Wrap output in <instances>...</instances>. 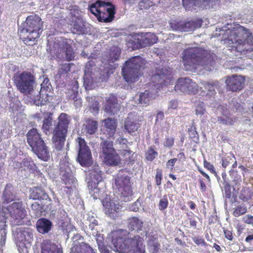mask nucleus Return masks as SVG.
<instances>
[{"instance_id": "obj_1", "label": "nucleus", "mask_w": 253, "mask_h": 253, "mask_svg": "<svg viewBox=\"0 0 253 253\" xmlns=\"http://www.w3.org/2000/svg\"><path fill=\"white\" fill-rule=\"evenodd\" d=\"M224 35L227 36L224 39L225 43L229 45L231 51L246 54L253 50V36L249 30L239 24L226 30Z\"/></svg>"}, {"instance_id": "obj_2", "label": "nucleus", "mask_w": 253, "mask_h": 253, "mask_svg": "<svg viewBox=\"0 0 253 253\" xmlns=\"http://www.w3.org/2000/svg\"><path fill=\"white\" fill-rule=\"evenodd\" d=\"M43 22L37 14L28 16L19 30L20 39L28 45H33L43 30Z\"/></svg>"}, {"instance_id": "obj_3", "label": "nucleus", "mask_w": 253, "mask_h": 253, "mask_svg": "<svg viewBox=\"0 0 253 253\" xmlns=\"http://www.w3.org/2000/svg\"><path fill=\"white\" fill-rule=\"evenodd\" d=\"M26 213L21 201L14 202L6 207H4L0 204V234L2 238H5L6 234V213L9 214L11 222L16 225H19L21 224L22 220L26 216Z\"/></svg>"}, {"instance_id": "obj_4", "label": "nucleus", "mask_w": 253, "mask_h": 253, "mask_svg": "<svg viewBox=\"0 0 253 253\" xmlns=\"http://www.w3.org/2000/svg\"><path fill=\"white\" fill-rule=\"evenodd\" d=\"M128 233L120 230L117 231L112 237V243L116 251L121 253H127L133 249L144 245L143 238L139 235L127 238Z\"/></svg>"}, {"instance_id": "obj_5", "label": "nucleus", "mask_w": 253, "mask_h": 253, "mask_svg": "<svg viewBox=\"0 0 253 253\" xmlns=\"http://www.w3.org/2000/svg\"><path fill=\"white\" fill-rule=\"evenodd\" d=\"M146 60L140 56L131 57L125 62L122 69V76L128 83H133L138 81L143 75V70L145 67Z\"/></svg>"}, {"instance_id": "obj_6", "label": "nucleus", "mask_w": 253, "mask_h": 253, "mask_svg": "<svg viewBox=\"0 0 253 253\" xmlns=\"http://www.w3.org/2000/svg\"><path fill=\"white\" fill-rule=\"evenodd\" d=\"M69 123L68 115L61 113L52 132V141L56 151H60L64 147Z\"/></svg>"}, {"instance_id": "obj_7", "label": "nucleus", "mask_w": 253, "mask_h": 253, "mask_svg": "<svg viewBox=\"0 0 253 253\" xmlns=\"http://www.w3.org/2000/svg\"><path fill=\"white\" fill-rule=\"evenodd\" d=\"M26 136L28 143L38 158L44 161H47L50 157L49 152L38 130L34 128L29 130Z\"/></svg>"}, {"instance_id": "obj_8", "label": "nucleus", "mask_w": 253, "mask_h": 253, "mask_svg": "<svg viewBox=\"0 0 253 253\" xmlns=\"http://www.w3.org/2000/svg\"><path fill=\"white\" fill-rule=\"evenodd\" d=\"M13 82L20 92L29 94L34 90L36 84V77L30 71L18 72L13 76Z\"/></svg>"}, {"instance_id": "obj_9", "label": "nucleus", "mask_w": 253, "mask_h": 253, "mask_svg": "<svg viewBox=\"0 0 253 253\" xmlns=\"http://www.w3.org/2000/svg\"><path fill=\"white\" fill-rule=\"evenodd\" d=\"M114 184L121 198L124 201H130L133 194L130 178L122 169L114 178Z\"/></svg>"}, {"instance_id": "obj_10", "label": "nucleus", "mask_w": 253, "mask_h": 253, "mask_svg": "<svg viewBox=\"0 0 253 253\" xmlns=\"http://www.w3.org/2000/svg\"><path fill=\"white\" fill-rule=\"evenodd\" d=\"M53 48L49 46V52L55 55L56 58L70 61L74 59L75 53L71 44L68 43L67 39L57 43H54Z\"/></svg>"}, {"instance_id": "obj_11", "label": "nucleus", "mask_w": 253, "mask_h": 253, "mask_svg": "<svg viewBox=\"0 0 253 253\" xmlns=\"http://www.w3.org/2000/svg\"><path fill=\"white\" fill-rule=\"evenodd\" d=\"M103 163L109 166H116L121 163V158L113 147L112 141L104 140L100 144Z\"/></svg>"}, {"instance_id": "obj_12", "label": "nucleus", "mask_w": 253, "mask_h": 253, "mask_svg": "<svg viewBox=\"0 0 253 253\" xmlns=\"http://www.w3.org/2000/svg\"><path fill=\"white\" fill-rule=\"evenodd\" d=\"M174 89L183 93L191 95L197 94L199 92V85L188 78H181L177 80Z\"/></svg>"}, {"instance_id": "obj_13", "label": "nucleus", "mask_w": 253, "mask_h": 253, "mask_svg": "<svg viewBox=\"0 0 253 253\" xmlns=\"http://www.w3.org/2000/svg\"><path fill=\"white\" fill-rule=\"evenodd\" d=\"M76 141L79 144L77 160L82 166H88L90 164L92 158L91 151L84 138L78 137Z\"/></svg>"}, {"instance_id": "obj_14", "label": "nucleus", "mask_w": 253, "mask_h": 253, "mask_svg": "<svg viewBox=\"0 0 253 253\" xmlns=\"http://www.w3.org/2000/svg\"><path fill=\"white\" fill-rule=\"evenodd\" d=\"M201 50L198 47H190L184 49L182 53V60L187 70L200 60Z\"/></svg>"}, {"instance_id": "obj_15", "label": "nucleus", "mask_w": 253, "mask_h": 253, "mask_svg": "<svg viewBox=\"0 0 253 253\" xmlns=\"http://www.w3.org/2000/svg\"><path fill=\"white\" fill-rule=\"evenodd\" d=\"M201 86H199V92L197 94L204 100H209L214 97L216 94L215 89L219 86L217 81L201 82Z\"/></svg>"}, {"instance_id": "obj_16", "label": "nucleus", "mask_w": 253, "mask_h": 253, "mask_svg": "<svg viewBox=\"0 0 253 253\" xmlns=\"http://www.w3.org/2000/svg\"><path fill=\"white\" fill-rule=\"evenodd\" d=\"M103 108L104 111L110 115L117 114L120 110L121 106L117 95L110 93L106 96L103 103Z\"/></svg>"}, {"instance_id": "obj_17", "label": "nucleus", "mask_w": 253, "mask_h": 253, "mask_svg": "<svg viewBox=\"0 0 253 253\" xmlns=\"http://www.w3.org/2000/svg\"><path fill=\"white\" fill-rule=\"evenodd\" d=\"M227 89L233 92H238L244 87L245 78L242 76L233 75L226 77L225 80Z\"/></svg>"}, {"instance_id": "obj_18", "label": "nucleus", "mask_w": 253, "mask_h": 253, "mask_svg": "<svg viewBox=\"0 0 253 253\" xmlns=\"http://www.w3.org/2000/svg\"><path fill=\"white\" fill-rule=\"evenodd\" d=\"M96 69L99 71V69L96 67L95 62L93 60H89L86 63L84 80V84L86 87H91L94 82H99V80L97 81V79L93 77L94 71H96Z\"/></svg>"}, {"instance_id": "obj_19", "label": "nucleus", "mask_w": 253, "mask_h": 253, "mask_svg": "<svg viewBox=\"0 0 253 253\" xmlns=\"http://www.w3.org/2000/svg\"><path fill=\"white\" fill-rule=\"evenodd\" d=\"M102 8L103 10H101L98 17L99 21L106 23L111 22L114 19L116 13L115 6L109 2L104 1Z\"/></svg>"}, {"instance_id": "obj_20", "label": "nucleus", "mask_w": 253, "mask_h": 253, "mask_svg": "<svg viewBox=\"0 0 253 253\" xmlns=\"http://www.w3.org/2000/svg\"><path fill=\"white\" fill-rule=\"evenodd\" d=\"M172 78L171 72L167 69H162L160 73L153 75L151 78V81L154 83L153 86L156 89H159L160 86L168 83L167 80L170 81Z\"/></svg>"}, {"instance_id": "obj_21", "label": "nucleus", "mask_w": 253, "mask_h": 253, "mask_svg": "<svg viewBox=\"0 0 253 253\" xmlns=\"http://www.w3.org/2000/svg\"><path fill=\"white\" fill-rule=\"evenodd\" d=\"M102 204L106 214L110 217H114V214L120 211L122 206L118 201H114L110 198L106 197L102 201Z\"/></svg>"}, {"instance_id": "obj_22", "label": "nucleus", "mask_w": 253, "mask_h": 253, "mask_svg": "<svg viewBox=\"0 0 253 253\" xmlns=\"http://www.w3.org/2000/svg\"><path fill=\"white\" fill-rule=\"evenodd\" d=\"M213 0H182V5L186 10H196L212 5Z\"/></svg>"}, {"instance_id": "obj_23", "label": "nucleus", "mask_w": 253, "mask_h": 253, "mask_svg": "<svg viewBox=\"0 0 253 253\" xmlns=\"http://www.w3.org/2000/svg\"><path fill=\"white\" fill-rule=\"evenodd\" d=\"M104 123V127L102 129L103 133L106 135L108 138H111L114 136L117 127V120L108 118L103 121Z\"/></svg>"}, {"instance_id": "obj_24", "label": "nucleus", "mask_w": 253, "mask_h": 253, "mask_svg": "<svg viewBox=\"0 0 253 253\" xmlns=\"http://www.w3.org/2000/svg\"><path fill=\"white\" fill-rule=\"evenodd\" d=\"M2 199L3 203L6 204L19 200L13 186L11 184H7L5 186L2 195Z\"/></svg>"}, {"instance_id": "obj_25", "label": "nucleus", "mask_w": 253, "mask_h": 253, "mask_svg": "<svg viewBox=\"0 0 253 253\" xmlns=\"http://www.w3.org/2000/svg\"><path fill=\"white\" fill-rule=\"evenodd\" d=\"M144 223L142 220L136 216L129 217L127 220V226L130 231L139 232L142 230Z\"/></svg>"}, {"instance_id": "obj_26", "label": "nucleus", "mask_w": 253, "mask_h": 253, "mask_svg": "<svg viewBox=\"0 0 253 253\" xmlns=\"http://www.w3.org/2000/svg\"><path fill=\"white\" fill-rule=\"evenodd\" d=\"M52 226V222L44 218L39 219L36 223L37 230L43 234L48 233L51 230Z\"/></svg>"}, {"instance_id": "obj_27", "label": "nucleus", "mask_w": 253, "mask_h": 253, "mask_svg": "<svg viewBox=\"0 0 253 253\" xmlns=\"http://www.w3.org/2000/svg\"><path fill=\"white\" fill-rule=\"evenodd\" d=\"M158 91L155 89L152 90L146 89L144 92H142L139 95L138 101L140 103L149 104L150 101L155 97L156 93Z\"/></svg>"}, {"instance_id": "obj_28", "label": "nucleus", "mask_w": 253, "mask_h": 253, "mask_svg": "<svg viewBox=\"0 0 253 253\" xmlns=\"http://www.w3.org/2000/svg\"><path fill=\"white\" fill-rule=\"evenodd\" d=\"M71 253H96L93 249L88 244L82 243L76 245L71 248Z\"/></svg>"}, {"instance_id": "obj_29", "label": "nucleus", "mask_w": 253, "mask_h": 253, "mask_svg": "<svg viewBox=\"0 0 253 253\" xmlns=\"http://www.w3.org/2000/svg\"><path fill=\"white\" fill-rule=\"evenodd\" d=\"M125 129L129 133H132L137 131L140 127V125L136 120L127 118L125 121Z\"/></svg>"}, {"instance_id": "obj_30", "label": "nucleus", "mask_w": 253, "mask_h": 253, "mask_svg": "<svg viewBox=\"0 0 253 253\" xmlns=\"http://www.w3.org/2000/svg\"><path fill=\"white\" fill-rule=\"evenodd\" d=\"M143 47L151 46L157 43L158 38L152 33H147L140 38Z\"/></svg>"}, {"instance_id": "obj_31", "label": "nucleus", "mask_w": 253, "mask_h": 253, "mask_svg": "<svg viewBox=\"0 0 253 253\" xmlns=\"http://www.w3.org/2000/svg\"><path fill=\"white\" fill-rule=\"evenodd\" d=\"M48 195L41 188L38 187H33L30 192V199L34 200H41L46 199Z\"/></svg>"}, {"instance_id": "obj_32", "label": "nucleus", "mask_w": 253, "mask_h": 253, "mask_svg": "<svg viewBox=\"0 0 253 253\" xmlns=\"http://www.w3.org/2000/svg\"><path fill=\"white\" fill-rule=\"evenodd\" d=\"M201 20H191L189 21H183V29L182 32H190L194 30L195 29L200 27L201 26Z\"/></svg>"}, {"instance_id": "obj_33", "label": "nucleus", "mask_w": 253, "mask_h": 253, "mask_svg": "<svg viewBox=\"0 0 253 253\" xmlns=\"http://www.w3.org/2000/svg\"><path fill=\"white\" fill-rule=\"evenodd\" d=\"M42 253H63L62 250L55 244H44L42 247Z\"/></svg>"}, {"instance_id": "obj_34", "label": "nucleus", "mask_w": 253, "mask_h": 253, "mask_svg": "<svg viewBox=\"0 0 253 253\" xmlns=\"http://www.w3.org/2000/svg\"><path fill=\"white\" fill-rule=\"evenodd\" d=\"M71 31L74 34H83L85 31V26L83 21L80 19L74 21L73 26L71 28Z\"/></svg>"}, {"instance_id": "obj_35", "label": "nucleus", "mask_w": 253, "mask_h": 253, "mask_svg": "<svg viewBox=\"0 0 253 253\" xmlns=\"http://www.w3.org/2000/svg\"><path fill=\"white\" fill-rule=\"evenodd\" d=\"M98 128V123L96 121L88 119L86 121L85 128L86 132L89 134H94Z\"/></svg>"}, {"instance_id": "obj_36", "label": "nucleus", "mask_w": 253, "mask_h": 253, "mask_svg": "<svg viewBox=\"0 0 253 253\" xmlns=\"http://www.w3.org/2000/svg\"><path fill=\"white\" fill-rule=\"evenodd\" d=\"M159 2L160 0H140L138 7L139 10H146Z\"/></svg>"}, {"instance_id": "obj_37", "label": "nucleus", "mask_w": 253, "mask_h": 253, "mask_svg": "<svg viewBox=\"0 0 253 253\" xmlns=\"http://www.w3.org/2000/svg\"><path fill=\"white\" fill-rule=\"evenodd\" d=\"M98 184V183H92V182H88V188L90 190V193L92 195L94 199H100L101 193L102 192L101 189L96 186Z\"/></svg>"}, {"instance_id": "obj_38", "label": "nucleus", "mask_w": 253, "mask_h": 253, "mask_svg": "<svg viewBox=\"0 0 253 253\" xmlns=\"http://www.w3.org/2000/svg\"><path fill=\"white\" fill-rule=\"evenodd\" d=\"M74 65L73 63H64L60 65L58 70L57 75L60 78L66 76L71 71V68Z\"/></svg>"}, {"instance_id": "obj_39", "label": "nucleus", "mask_w": 253, "mask_h": 253, "mask_svg": "<svg viewBox=\"0 0 253 253\" xmlns=\"http://www.w3.org/2000/svg\"><path fill=\"white\" fill-rule=\"evenodd\" d=\"M104 1L98 0L96 2L92 3L89 7V10L90 12L96 16L97 18L101 12L102 9V6Z\"/></svg>"}, {"instance_id": "obj_40", "label": "nucleus", "mask_w": 253, "mask_h": 253, "mask_svg": "<svg viewBox=\"0 0 253 253\" xmlns=\"http://www.w3.org/2000/svg\"><path fill=\"white\" fill-rule=\"evenodd\" d=\"M141 42V39H134L128 40L126 44L127 47L131 50H136L143 48Z\"/></svg>"}, {"instance_id": "obj_41", "label": "nucleus", "mask_w": 253, "mask_h": 253, "mask_svg": "<svg viewBox=\"0 0 253 253\" xmlns=\"http://www.w3.org/2000/svg\"><path fill=\"white\" fill-rule=\"evenodd\" d=\"M31 210L34 215L37 217L42 216V213L44 211L43 206L37 202L32 204Z\"/></svg>"}, {"instance_id": "obj_42", "label": "nucleus", "mask_w": 253, "mask_h": 253, "mask_svg": "<svg viewBox=\"0 0 253 253\" xmlns=\"http://www.w3.org/2000/svg\"><path fill=\"white\" fill-rule=\"evenodd\" d=\"M158 155V152L154 150L153 147H149L145 153V159L148 161H153Z\"/></svg>"}, {"instance_id": "obj_43", "label": "nucleus", "mask_w": 253, "mask_h": 253, "mask_svg": "<svg viewBox=\"0 0 253 253\" xmlns=\"http://www.w3.org/2000/svg\"><path fill=\"white\" fill-rule=\"evenodd\" d=\"M52 124V118L51 116L44 118L43 121L42 129L46 134L50 130Z\"/></svg>"}, {"instance_id": "obj_44", "label": "nucleus", "mask_w": 253, "mask_h": 253, "mask_svg": "<svg viewBox=\"0 0 253 253\" xmlns=\"http://www.w3.org/2000/svg\"><path fill=\"white\" fill-rule=\"evenodd\" d=\"M252 197V193L248 188L243 189L239 195V198L243 201H248Z\"/></svg>"}, {"instance_id": "obj_45", "label": "nucleus", "mask_w": 253, "mask_h": 253, "mask_svg": "<svg viewBox=\"0 0 253 253\" xmlns=\"http://www.w3.org/2000/svg\"><path fill=\"white\" fill-rule=\"evenodd\" d=\"M121 49L120 48L114 46L112 47L110 51V58L111 60L114 62L118 59L120 56Z\"/></svg>"}, {"instance_id": "obj_46", "label": "nucleus", "mask_w": 253, "mask_h": 253, "mask_svg": "<svg viewBox=\"0 0 253 253\" xmlns=\"http://www.w3.org/2000/svg\"><path fill=\"white\" fill-rule=\"evenodd\" d=\"M247 211V207L245 205H238L233 212L235 217H239L246 213Z\"/></svg>"}, {"instance_id": "obj_47", "label": "nucleus", "mask_w": 253, "mask_h": 253, "mask_svg": "<svg viewBox=\"0 0 253 253\" xmlns=\"http://www.w3.org/2000/svg\"><path fill=\"white\" fill-rule=\"evenodd\" d=\"M24 167H26L29 170H35L37 168L36 164L34 163L31 158H26L22 161Z\"/></svg>"}, {"instance_id": "obj_48", "label": "nucleus", "mask_w": 253, "mask_h": 253, "mask_svg": "<svg viewBox=\"0 0 253 253\" xmlns=\"http://www.w3.org/2000/svg\"><path fill=\"white\" fill-rule=\"evenodd\" d=\"M51 88V85L50 83L49 80L47 78H44L42 83L41 84V88L40 92V94L42 92L46 93L49 91Z\"/></svg>"}, {"instance_id": "obj_49", "label": "nucleus", "mask_w": 253, "mask_h": 253, "mask_svg": "<svg viewBox=\"0 0 253 253\" xmlns=\"http://www.w3.org/2000/svg\"><path fill=\"white\" fill-rule=\"evenodd\" d=\"M183 21L173 20L169 23L170 28L174 31H182Z\"/></svg>"}, {"instance_id": "obj_50", "label": "nucleus", "mask_w": 253, "mask_h": 253, "mask_svg": "<svg viewBox=\"0 0 253 253\" xmlns=\"http://www.w3.org/2000/svg\"><path fill=\"white\" fill-rule=\"evenodd\" d=\"M188 133L190 137L192 139V140L194 142L197 143L199 140V135L196 130L195 126H192L188 129Z\"/></svg>"}, {"instance_id": "obj_51", "label": "nucleus", "mask_w": 253, "mask_h": 253, "mask_svg": "<svg viewBox=\"0 0 253 253\" xmlns=\"http://www.w3.org/2000/svg\"><path fill=\"white\" fill-rule=\"evenodd\" d=\"M168 205L169 201L167 196L165 195L159 201L158 204L159 209L161 211H163L168 208Z\"/></svg>"}, {"instance_id": "obj_52", "label": "nucleus", "mask_w": 253, "mask_h": 253, "mask_svg": "<svg viewBox=\"0 0 253 253\" xmlns=\"http://www.w3.org/2000/svg\"><path fill=\"white\" fill-rule=\"evenodd\" d=\"M163 179V170L161 169H157L155 177V180L157 186L161 185Z\"/></svg>"}, {"instance_id": "obj_53", "label": "nucleus", "mask_w": 253, "mask_h": 253, "mask_svg": "<svg viewBox=\"0 0 253 253\" xmlns=\"http://www.w3.org/2000/svg\"><path fill=\"white\" fill-rule=\"evenodd\" d=\"M62 180L65 184H67L70 182V181L73 179V176L70 172H65L61 175Z\"/></svg>"}, {"instance_id": "obj_54", "label": "nucleus", "mask_w": 253, "mask_h": 253, "mask_svg": "<svg viewBox=\"0 0 253 253\" xmlns=\"http://www.w3.org/2000/svg\"><path fill=\"white\" fill-rule=\"evenodd\" d=\"M232 158L229 156H225L222 157L221 158V166L224 169H225L231 164V162H232Z\"/></svg>"}, {"instance_id": "obj_55", "label": "nucleus", "mask_w": 253, "mask_h": 253, "mask_svg": "<svg viewBox=\"0 0 253 253\" xmlns=\"http://www.w3.org/2000/svg\"><path fill=\"white\" fill-rule=\"evenodd\" d=\"M177 161L176 158H172L168 160L166 163V167L168 169H170L171 171L175 170L174 166Z\"/></svg>"}, {"instance_id": "obj_56", "label": "nucleus", "mask_w": 253, "mask_h": 253, "mask_svg": "<svg viewBox=\"0 0 253 253\" xmlns=\"http://www.w3.org/2000/svg\"><path fill=\"white\" fill-rule=\"evenodd\" d=\"M204 167L209 170L212 173L214 174V175H217V173L214 169V166L211 164L210 162L204 160Z\"/></svg>"}, {"instance_id": "obj_57", "label": "nucleus", "mask_w": 253, "mask_h": 253, "mask_svg": "<svg viewBox=\"0 0 253 253\" xmlns=\"http://www.w3.org/2000/svg\"><path fill=\"white\" fill-rule=\"evenodd\" d=\"M204 104L203 102H201L198 106L196 107L195 111L197 115H203L205 114L206 110L204 107Z\"/></svg>"}, {"instance_id": "obj_58", "label": "nucleus", "mask_w": 253, "mask_h": 253, "mask_svg": "<svg viewBox=\"0 0 253 253\" xmlns=\"http://www.w3.org/2000/svg\"><path fill=\"white\" fill-rule=\"evenodd\" d=\"M218 121L219 123L224 125H233V121L229 117H226L225 119L222 118L221 117L218 118Z\"/></svg>"}, {"instance_id": "obj_59", "label": "nucleus", "mask_w": 253, "mask_h": 253, "mask_svg": "<svg viewBox=\"0 0 253 253\" xmlns=\"http://www.w3.org/2000/svg\"><path fill=\"white\" fill-rule=\"evenodd\" d=\"M224 188L225 190V196L226 198H230L231 197V185L227 182H224Z\"/></svg>"}, {"instance_id": "obj_60", "label": "nucleus", "mask_w": 253, "mask_h": 253, "mask_svg": "<svg viewBox=\"0 0 253 253\" xmlns=\"http://www.w3.org/2000/svg\"><path fill=\"white\" fill-rule=\"evenodd\" d=\"M174 139L172 137L167 136L165 139L164 146L166 147H171L174 145Z\"/></svg>"}, {"instance_id": "obj_61", "label": "nucleus", "mask_w": 253, "mask_h": 253, "mask_svg": "<svg viewBox=\"0 0 253 253\" xmlns=\"http://www.w3.org/2000/svg\"><path fill=\"white\" fill-rule=\"evenodd\" d=\"M223 232L225 238L229 240L232 241L233 239V231L232 229H223Z\"/></svg>"}, {"instance_id": "obj_62", "label": "nucleus", "mask_w": 253, "mask_h": 253, "mask_svg": "<svg viewBox=\"0 0 253 253\" xmlns=\"http://www.w3.org/2000/svg\"><path fill=\"white\" fill-rule=\"evenodd\" d=\"M160 244L158 242H153L151 244V250L152 253H158L160 249Z\"/></svg>"}, {"instance_id": "obj_63", "label": "nucleus", "mask_w": 253, "mask_h": 253, "mask_svg": "<svg viewBox=\"0 0 253 253\" xmlns=\"http://www.w3.org/2000/svg\"><path fill=\"white\" fill-rule=\"evenodd\" d=\"M243 221L247 224L253 226V215L248 214L243 217Z\"/></svg>"}, {"instance_id": "obj_64", "label": "nucleus", "mask_w": 253, "mask_h": 253, "mask_svg": "<svg viewBox=\"0 0 253 253\" xmlns=\"http://www.w3.org/2000/svg\"><path fill=\"white\" fill-rule=\"evenodd\" d=\"M193 241L198 246H202L204 247L208 246L207 243L205 241L204 239L202 238H194Z\"/></svg>"}]
</instances>
